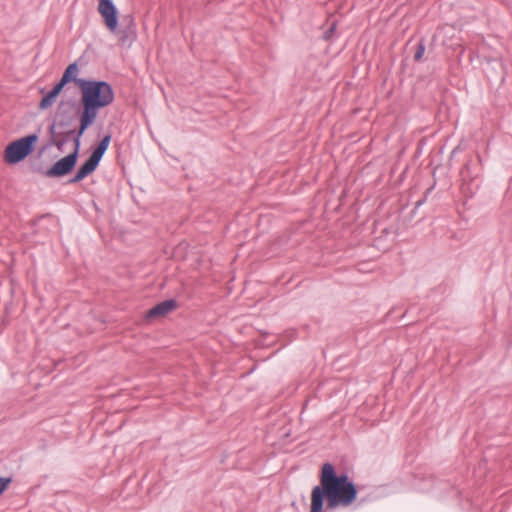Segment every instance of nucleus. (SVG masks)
<instances>
[{"label":"nucleus","mask_w":512,"mask_h":512,"mask_svg":"<svg viewBox=\"0 0 512 512\" xmlns=\"http://www.w3.org/2000/svg\"><path fill=\"white\" fill-rule=\"evenodd\" d=\"M62 138L54 140V144L59 150H62V147L67 143L70 137L61 136Z\"/></svg>","instance_id":"obj_15"},{"label":"nucleus","mask_w":512,"mask_h":512,"mask_svg":"<svg viewBox=\"0 0 512 512\" xmlns=\"http://www.w3.org/2000/svg\"><path fill=\"white\" fill-rule=\"evenodd\" d=\"M127 37H128L127 32H126L125 30H124V31H121L120 41H121L122 43H124V42H125V40H126V38H127Z\"/></svg>","instance_id":"obj_17"},{"label":"nucleus","mask_w":512,"mask_h":512,"mask_svg":"<svg viewBox=\"0 0 512 512\" xmlns=\"http://www.w3.org/2000/svg\"><path fill=\"white\" fill-rule=\"evenodd\" d=\"M38 140L36 134H30L11 142L4 151V160L7 164H17L24 160L34 150Z\"/></svg>","instance_id":"obj_3"},{"label":"nucleus","mask_w":512,"mask_h":512,"mask_svg":"<svg viewBox=\"0 0 512 512\" xmlns=\"http://www.w3.org/2000/svg\"><path fill=\"white\" fill-rule=\"evenodd\" d=\"M11 481L10 477H0V495L8 488Z\"/></svg>","instance_id":"obj_14"},{"label":"nucleus","mask_w":512,"mask_h":512,"mask_svg":"<svg viewBox=\"0 0 512 512\" xmlns=\"http://www.w3.org/2000/svg\"><path fill=\"white\" fill-rule=\"evenodd\" d=\"M97 116L81 109L79 112L80 125L78 130H60L57 132L58 135L66 137H74V150L79 151L81 146V137L85 131L95 122Z\"/></svg>","instance_id":"obj_4"},{"label":"nucleus","mask_w":512,"mask_h":512,"mask_svg":"<svg viewBox=\"0 0 512 512\" xmlns=\"http://www.w3.org/2000/svg\"><path fill=\"white\" fill-rule=\"evenodd\" d=\"M81 91L82 110L98 116L100 109L111 105L114 101L112 86L102 80H77Z\"/></svg>","instance_id":"obj_2"},{"label":"nucleus","mask_w":512,"mask_h":512,"mask_svg":"<svg viewBox=\"0 0 512 512\" xmlns=\"http://www.w3.org/2000/svg\"><path fill=\"white\" fill-rule=\"evenodd\" d=\"M357 495V487L347 474L338 475L331 463H324L321 468L320 484L311 492L310 512H323L324 499L327 500V510H334L340 506L348 507L356 500Z\"/></svg>","instance_id":"obj_1"},{"label":"nucleus","mask_w":512,"mask_h":512,"mask_svg":"<svg viewBox=\"0 0 512 512\" xmlns=\"http://www.w3.org/2000/svg\"><path fill=\"white\" fill-rule=\"evenodd\" d=\"M56 97L57 95L50 90L40 101L39 108L42 110L50 108L54 104Z\"/></svg>","instance_id":"obj_12"},{"label":"nucleus","mask_w":512,"mask_h":512,"mask_svg":"<svg viewBox=\"0 0 512 512\" xmlns=\"http://www.w3.org/2000/svg\"><path fill=\"white\" fill-rule=\"evenodd\" d=\"M99 165V161L92 155L80 166L73 178L69 180V183H78L90 175L96 170Z\"/></svg>","instance_id":"obj_7"},{"label":"nucleus","mask_w":512,"mask_h":512,"mask_svg":"<svg viewBox=\"0 0 512 512\" xmlns=\"http://www.w3.org/2000/svg\"><path fill=\"white\" fill-rule=\"evenodd\" d=\"M110 141L111 135H105L90 155H92L95 159H97L100 162L106 150L108 149Z\"/></svg>","instance_id":"obj_9"},{"label":"nucleus","mask_w":512,"mask_h":512,"mask_svg":"<svg viewBox=\"0 0 512 512\" xmlns=\"http://www.w3.org/2000/svg\"><path fill=\"white\" fill-rule=\"evenodd\" d=\"M78 71H79V69H78L77 64L71 63L65 69V71L61 77V80L63 81V83H66V84L69 83L70 81H74L77 84V80H82L81 78H77Z\"/></svg>","instance_id":"obj_10"},{"label":"nucleus","mask_w":512,"mask_h":512,"mask_svg":"<svg viewBox=\"0 0 512 512\" xmlns=\"http://www.w3.org/2000/svg\"><path fill=\"white\" fill-rule=\"evenodd\" d=\"M177 307V302L174 299L162 301L155 305L153 308L148 310L147 318H156L165 316L169 312L173 311Z\"/></svg>","instance_id":"obj_8"},{"label":"nucleus","mask_w":512,"mask_h":512,"mask_svg":"<svg viewBox=\"0 0 512 512\" xmlns=\"http://www.w3.org/2000/svg\"><path fill=\"white\" fill-rule=\"evenodd\" d=\"M98 12L103 17L108 30L115 33L118 26V12L112 0H99Z\"/></svg>","instance_id":"obj_6"},{"label":"nucleus","mask_w":512,"mask_h":512,"mask_svg":"<svg viewBox=\"0 0 512 512\" xmlns=\"http://www.w3.org/2000/svg\"><path fill=\"white\" fill-rule=\"evenodd\" d=\"M71 122L70 118L65 119H56L54 123L50 126V133L52 136H59L57 134L60 130H69L68 126Z\"/></svg>","instance_id":"obj_11"},{"label":"nucleus","mask_w":512,"mask_h":512,"mask_svg":"<svg viewBox=\"0 0 512 512\" xmlns=\"http://www.w3.org/2000/svg\"><path fill=\"white\" fill-rule=\"evenodd\" d=\"M425 53V45L423 41H420L417 45L416 51L414 53V60L420 61Z\"/></svg>","instance_id":"obj_13"},{"label":"nucleus","mask_w":512,"mask_h":512,"mask_svg":"<svg viewBox=\"0 0 512 512\" xmlns=\"http://www.w3.org/2000/svg\"><path fill=\"white\" fill-rule=\"evenodd\" d=\"M79 151L73 150L67 156L58 160L52 165L46 172L45 175L50 178L63 177L69 174L75 167L78 159Z\"/></svg>","instance_id":"obj_5"},{"label":"nucleus","mask_w":512,"mask_h":512,"mask_svg":"<svg viewBox=\"0 0 512 512\" xmlns=\"http://www.w3.org/2000/svg\"><path fill=\"white\" fill-rule=\"evenodd\" d=\"M66 83H63V81L60 79V81L51 89L52 92H54L57 96L61 93Z\"/></svg>","instance_id":"obj_16"}]
</instances>
